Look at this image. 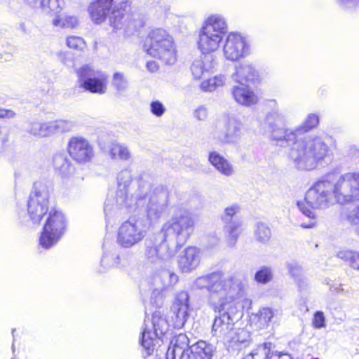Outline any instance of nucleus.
Here are the masks:
<instances>
[{"label":"nucleus","mask_w":359,"mask_h":359,"mask_svg":"<svg viewBox=\"0 0 359 359\" xmlns=\"http://www.w3.org/2000/svg\"><path fill=\"white\" fill-rule=\"evenodd\" d=\"M195 221L184 209L176 211L156 234L145 241V257L156 270L149 275V282L153 287L152 295H159L163 290L178 282V276L164 268V262L172 259L185 244L194 231Z\"/></svg>","instance_id":"f257e3e1"},{"label":"nucleus","mask_w":359,"mask_h":359,"mask_svg":"<svg viewBox=\"0 0 359 359\" xmlns=\"http://www.w3.org/2000/svg\"><path fill=\"white\" fill-rule=\"evenodd\" d=\"M147 179V175H141L135 180L128 168L118 173L116 196L113 201L107 199L104 208L107 225L131 212L135 206H145L150 221L162 216L168 205V191L162 186L151 187Z\"/></svg>","instance_id":"f03ea898"},{"label":"nucleus","mask_w":359,"mask_h":359,"mask_svg":"<svg viewBox=\"0 0 359 359\" xmlns=\"http://www.w3.org/2000/svg\"><path fill=\"white\" fill-rule=\"evenodd\" d=\"M285 115L278 111L268 113L265 122L269 126L271 137L280 146H290L287 158L292 165L299 170H312L325 156L327 146L320 137L295 140L294 131L283 128Z\"/></svg>","instance_id":"7ed1b4c3"},{"label":"nucleus","mask_w":359,"mask_h":359,"mask_svg":"<svg viewBox=\"0 0 359 359\" xmlns=\"http://www.w3.org/2000/svg\"><path fill=\"white\" fill-rule=\"evenodd\" d=\"M305 201L312 208H326L334 201L344 205L359 201V172L328 173L306 193Z\"/></svg>","instance_id":"20e7f679"},{"label":"nucleus","mask_w":359,"mask_h":359,"mask_svg":"<svg viewBox=\"0 0 359 359\" xmlns=\"http://www.w3.org/2000/svg\"><path fill=\"white\" fill-rule=\"evenodd\" d=\"M196 289H206L210 294V304L212 302L230 297H243L245 284L234 276H227L222 271H215L198 277L193 283Z\"/></svg>","instance_id":"39448f33"},{"label":"nucleus","mask_w":359,"mask_h":359,"mask_svg":"<svg viewBox=\"0 0 359 359\" xmlns=\"http://www.w3.org/2000/svg\"><path fill=\"white\" fill-rule=\"evenodd\" d=\"M242 297H228L224 299L212 302V309L217 315L215 316L212 327L213 336L228 341H242L233 336L234 324L242 315L239 299Z\"/></svg>","instance_id":"423d86ee"},{"label":"nucleus","mask_w":359,"mask_h":359,"mask_svg":"<svg viewBox=\"0 0 359 359\" xmlns=\"http://www.w3.org/2000/svg\"><path fill=\"white\" fill-rule=\"evenodd\" d=\"M228 32L225 18L220 14H212L203 21L198 30L197 47L201 53L211 54L217 51L224 41Z\"/></svg>","instance_id":"0eeeda50"},{"label":"nucleus","mask_w":359,"mask_h":359,"mask_svg":"<svg viewBox=\"0 0 359 359\" xmlns=\"http://www.w3.org/2000/svg\"><path fill=\"white\" fill-rule=\"evenodd\" d=\"M184 334L174 337L168 348L166 359H212L215 348L211 344L200 340L189 346Z\"/></svg>","instance_id":"6e6552de"},{"label":"nucleus","mask_w":359,"mask_h":359,"mask_svg":"<svg viewBox=\"0 0 359 359\" xmlns=\"http://www.w3.org/2000/svg\"><path fill=\"white\" fill-rule=\"evenodd\" d=\"M51 187L43 182H36L29 194L27 202V213H19L21 222L27 226L40 223L48 212Z\"/></svg>","instance_id":"1a4fd4ad"},{"label":"nucleus","mask_w":359,"mask_h":359,"mask_svg":"<svg viewBox=\"0 0 359 359\" xmlns=\"http://www.w3.org/2000/svg\"><path fill=\"white\" fill-rule=\"evenodd\" d=\"M144 50L165 65H173L177 60L176 48L172 37L163 29L150 32L146 39Z\"/></svg>","instance_id":"9d476101"},{"label":"nucleus","mask_w":359,"mask_h":359,"mask_svg":"<svg viewBox=\"0 0 359 359\" xmlns=\"http://www.w3.org/2000/svg\"><path fill=\"white\" fill-rule=\"evenodd\" d=\"M168 328L169 324L167 320L159 311L154 313L151 320H144L141 344L147 356H151L154 351V341L165 335Z\"/></svg>","instance_id":"9b49d317"},{"label":"nucleus","mask_w":359,"mask_h":359,"mask_svg":"<svg viewBox=\"0 0 359 359\" xmlns=\"http://www.w3.org/2000/svg\"><path fill=\"white\" fill-rule=\"evenodd\" d=\"M66 226V218L61 211L50 210L39 238L41 247L48 249L55 245L65 233Z\"/></svg>","instance_id":"f8f14e48"},{"label":"nucleus","mask_w":359,"mask_h":359,"mask_svg":"<svg viewBox=\"0 0 359 359\" xmlns=\"http://www.w3.org/2000/svg\"><path fill=\"white\" fill-rule=\"evenodd\" d=\"M79 86L91 93L103 95L107 92V74L92 65H84L76 71Z\"/></svg>","instance_id":"ddd939ff"},{"label":"nucleus","mask_w":359,"mask_h":359,"mask_svg":"<svg viewBox=\"0 0 359 359\" xmlns=\"http://www.w3.org/2000/svg\"><path fill=\"white\" fill-rule=\"evenodd\" d=\"M223 42V55L228 61H238L251 53L250 41L244 34L237 32H229L225 36Z\"/></svg>","instance_id":"4468645a"},{"label":"nucleus","mask_w":359,"mask_h":359,"mask_svg":"<svg viewBox=\"0 0 359 359\" xmlns=\"http://www.w3.org/2000/svg\"><path fill=\"white\" fill-rule=\"evenodd\" d=\"M73 123L66 120L43 122L38 118H29L25 124V131L34 137L43 138L72 130Z\"/></svg>","instance_id":"2eb2a0df"},{"label":"nucleus","mask_w":359,"mask_h":359,"mask_svg":"<svg viewBox=\"0 0 359 359\" xmlns=\"http://www.w3.org/2000/svg\"><path fill=\"white\" fill-rule=\"evenodd\" d=\"M146 236V224L140 218L130 217L118 229L117 242L125 248H129L140 243Z\"/></svg>","instance_id":"dca6fc26"},{"label":"nucleus","mask_w":359,"mask_h":359,"mask_svg":"<svg viewBox=\"0 0 359 359\" xmlns=\"http://www.w3.org/2000/svg\"><path fill=\"white\" fill-rule=\"evenodd\" d=\"M243 135V123L234 114H228L222 121V129L215 132L214 137L222 144H238Z\"/></svg>","instance_id":"f3484780"},{"label":"nucleus","mask_w":359,"mask_h":359,"mask_svg":"<svg viewBox=\"0 0 359 359\" xmlns=\"http://www.w3.org/2000/svg\"><path fill=\"white\" fill-rule=\"evenodd\" d=\"M237 205H232L224 209L222 220L224 224V229L226 234V242L229 247H234L241 233V221L236 217L239 212Z\"/></svg>","instance_id":"a211bd4d"},{"label":"nucleus","mask_w":359,"mask_h":359,"mask_svg":"<svg viewBox=\"0 0 359 359\" xmlns=\"http://www.w3.org/2000/svg\"><path fill=\"white\" fill-rule=\"evenodd\" d=\"M231 79L238 83H257L262 80L259 72L249 61H242L236 63Z\"/></svg>","instance_id":"6ab92c4d"},{"label":"nucleus","mask_w":359,"mask_h":359,"mask_svg":"<svg viewBox=\"0 0 359 359\" xmlns=\"http://www.w3.org/2000/svg\"><path fill=\"white\" fill-rule=\"evenodd\" d=\"M68 151L72 158L79 163L88 162L93 156L92 146L81 137H72L69 140Z\"/></svg>","instance_id":"aec40b11"},{"label":"nucleus","mask_w":359,"mask_h":359,"mask_svg":"<svg viewBox=\"0 0 359 359\" xmlns=\"http://www.w3.org/2000/svg\"><path fill=\"white\" fill-rule=\"evenodd\" d=\"M127 6L125 4H121L114 7L112 12L109 15V22L111 27L116 29H133L137 26H142V22L135 23L133 20H128L129 17L126 11Z\"/></svg>","instance_id":"412c9836"},{"label":"nucleus","mask_w":359,"mask_h":359,"mask_svg":"<svg viewBox=\"0 0 359 359\" xmlns=\"http://www.w3.org/2000/svg\"><path fill=\"white\" fill-rule=\"evenodd\" d=\"M201 262V251L194 246L186 248L177 257L178 268L182 273H190Z\"/></svg>","instance_id":"4be33fe9"},{"label":"nucleus","mask_w":359,"mask_h":359,"mask_svg":"<svg viewBox=\"0 0 359 359\" xmlns=\"http://www.w3.org/2000/svg\"><path fill=\"white\" fill-rule=\"evenodd\" d=\"M319 124V116L316 114L311 113L309 114L304 121L302 122L301 125L296 127L295 128L292 129V130L294 131L295 135V140L294 142H297L299 140H305L307 138H313V137H320L323 140L324 143L327 146V151L325 156L323 159L318 163V165L321 163L325 157L328 154L329 147L327 143V140L328 137L326 136H319V135H307L304 137H300L302 135L311 130L312 129L316 128Z\"/></svg>","instance_id":"5701e85b"},{"label":"nucleus","mask_w":359,"mask_h":359,"mask_svg":"<svg viewBox=\"0 0 359 359\" xmlns=\"http://www.w3.org/2000/svg\"><path fill=\"white\" fill-rule=\"evenodd\" d=\"M231 93L234 100L244 107H252L259 102V96L253 89L247 84L239 83L233 86Z\"/></svg>","instance_id":"b1692460"},{"label":"nucleus","mask_w":359,"mask_h":359,"mask_svg":"<svg viewBox=\"0 0 359 359\" xmlns=\"http://www.w3.org/2000/svg\"><path fill=\"white\" fill-rule=\"evenodd\" d=\"M215 57L212 54L202 53L198 58L195 59L190 69L194 79L201 78L205 72H210L217 66Z\"/></svg>","instance_id":"393cba45"},{"label":"nucleus","mask_w":359,"mask_h":359,"mask_svg":"<svg viewBox=\"0 0 359 359\" xmlns=\"http://www.w3.org/2000/svg\"><path fill=\"white\" fill-rule=\"evenodd\" d=\"M111 0H93L88 6L91 20L96 24H101L107 18L111 8Z\"/></svg>","instance_id":"a878e982"},{"label":"nucleus","mask_w":359,"mask_h":359,"mask_svg":"<svg viewBox=\"0 0 359 359\" xmlns=\"http://www.w3.org/2000/svg\"><path fill=\"white\" fill-rule=\"evenodd\" d=\"M208 161L220 174L225 177H231L236 172L233 165L217 151L209 154Z\"/></svg>","instance_id":"bb28decb"},{"label":"nucleus","mask_w":359,"mask_h":359,"mask_svg":"<svg viewBox=\"0 0 359 359\" xmlns=\"http://www.w3.org/2000/svg\"><path fill=\"white\" fill-rule=\"evenodd\" d=\"M341 218L359 235V204L351 205L342 208Z\"/></svg>","instance_id":"cd10ccee"},{"label":"nucleus","mask_w":359,"mask_h":359,"mask_svg":"<svg viewBox=\"0 0 359 359\" xmlns=\"http://www.w3.org/2000/svg\"><path fill=\"white\" fill-rule=\"evenodd\" d=\"M55 170L62 177H66L74 172V167L65 154H56L53 159Z\"/></svg>","instance_id":"c85d7f7f"},{"label":"nucleus","mask_w":359,"mask_h":359,"mask_svg":"<svg viewBox=\"0 0 359 359\" xmlns=\"http://www.w3.org/2000/svg\"><path fill=\"white\" fill-rule=\"evenodd\" d=\"M30 3L40 2L41 9L51 15H57L62 10V0H28Z\"/></svg>","instance_id":"c756f323"},{"label":"nucleus","mask_w":359,"mask_h":359,"mask_svg":"<svg viewBox=\"0 0 359 359\" xmlns=\"http://www.w3.org/2000/svg\"><path fill=\"white\" fill-rule=\"evenodd\" d=\"M110 156L114 160L128 161L131 158L128 147L123 144L112 143L110 147Z\"/></svg>","instance_id":"7c9ffc66"},{"label":"nucleus","mask_w":359,"mask_h":359,"mask_svg":"<svg viewBox=\"0 0 359 359\" xmlns=\"http://www.w3.org/2000/svg\"><path fill=\"white\" fill-rule=\"evenodd\" d=\"M281 311L271 307H262L259 309L258 317L261 322H263L266 326L274 320H278L281 316Z\"/></svg>","instance_id":"2f4dec72"},{"label":"nucleus","mask_w":359,"mask_h":359,"mask_svg":"<svg viewBox=\"0 0 359 359\" xmlns=\"http://www.w3.org/2000/svg\"><path fill=\"white\" fill-rule=\"evenodd\" d=\"M297 205L302 214L308 218L307 222H303L300 226L304 229H311L316 226L317 219L316 213L306 206L304 201H297Z\"/></svg>","instance_id":"473e14b6"},{"label":"nucleus","mask_w":359,"mask_h":359,"mask_svg":"<svg viewBox=\"0 0 359 359\" xmlns=\"http://www.w3.org/2000/svg\"><path fill=\"white\" fill-rule=\"evenodd\" d=\"M226 81V76L222 74H219L202 81L201 88L205 92H212L217 88L223 86Z\"/></svg>","instance_id":"72a5a7b5"},{"label":"nucleus","mask_w":359,"mask_h":359,"mask_svg":"<svg viewBox=\"0 0 359 359\" xmlns=\"http://www.w3.org/2000/svg\"><path fill=\"white\" fill-rule=\"evenodd\" d=\"M337 257L348 262L353 269L359 270V252L341 250L337 253Z\"/></svg>","instance_id":"f704fd0d"},{"label":"nucleus","mask_w":359,"mask_h":359,"mask_svg":"<svg viewBox=\"0 0 359 359\" xmlns=\"http://www.w3.org/2000/svg\"><path fill=\"white\" fill-rule=\"evenodd\" d=\"M17 48L15 46L6 40L0 41V62H4L11 61Z\"/></svg>","instance_id":"c9c22d12"},{"label":"nucleus","mask_w":359,"mask_h":359,"mask_svg":"<svg viewBox=\"0 0 359 359\" xmlns=\"http://www.w3.org/2000/svg\"><path fill=\"white\" fill-rule=\"evenodd\" d=\"M78 19L76 16L69 15L61 18L56 15L52 21L53 25L56 27L74 29L78 25Z\"/></svg>","instance_id":"e433bc0d"},{"label":"nucleus","mask_w":359,"mask_h":359,"mask_svg":"<svg viewBox=\"0 0 359 359\" xmlns=\"http://www.w3.org/2000/svg\"><path fill=\"white\" fill-rule=\"evenodd\" d=\"M286 267L287 269L288 270L290 276L298 284L299 287L302 288L301 283H304L302 278L303 269L302 266L297 262L292 261L290 262L287 263Z\"/></svg>","instance_id":"4c0bfd02"},{"label":"nucleus","mask_w":359,"mask_h":359,"mask_svg":"<svg viewBox=\"0 0 359 359\" xmlns=\"http://www.w3.org/2000/svg\"><path fill=\"white\" fill-rule=\"evenodd\" d=\"M271 236V229L266 224L259 222L257 224L255 237L257 241L265 243L270 240Z\"/></svg>","instance_id":"58836bf2"},{"label":"nucleus","mask_w":359,"mask_h":359,"mask_svg":"<svg viewBox=\"0 0 359 359\" xmlns=\"http://www.w3.org/2000/svg\"><path fill=\"white\" fill-rule=\"evenodd\" d=\"M112 85L118 93H123L128 88V81L123 73L115 72L112 77Z\"/></svg>","instance_id":"ea45409f"},{"label":"nucleus","mask_w":359,"mask_h":359,"mask_svg":"<svg viewBox=\"0 0 359 359\" xmlns=\"http://www.w3.org/2000/svg\"><path fill=\"white\" fill-rule=\"evenodd\" d=\"M100 262L105 268L114 267L120 264V257L114 252L104 251Z\"/></svg>","instance_id":"a19ab883"},{"label":"nucleus","mask_w":359,"mask_h":359,"mask_svg":"<svg viewBox=\"0 0 359 359\" xmlns=\"http://www.w3.org/2000/svg\"><path fill=\"white\" fill-rule=\"evenodd\" d=\"M173 315L171 316L173 322V326L175 328H182L188 318V311L184 309H176V311H172Z\"/></svg>","instance_id":"79ce46f5"},{"label":"nucleus","mask_w":359,"mask_h":359,"mask_svg":"<svg viewBox=\"0 0 359 359\" xmlns=\"http://www.w3.org/2000/svg\"><path fill=\"white\" fill-rule=\"evenodd\" d=\"M273 278V271L271 267L262 266L255 275V280L262 284L270 282Z\"/></svg>","instance_id":"37998d69"},{"label":"nucleus","mask_w":359,"mask_h":359,"mask_svg":"<svg viewBox=\"0 0 359 359\" xmlns=\"http://www.w3.org/2000/svg\"><path fill=\"white\" fill-rule=\"evenodd\" d=\"M189 296L187 292H180L176 297L175 301L172 307V311H176V309H184L185 311H189Z\"/></svg>","instance_id":"c03bdc74"},{"label":"nucleus","mask_w":359,"mask_h":359,"mask_svg":"<svg viewBox=\"0 0 359 359\" xmlns=\"http://www.w3.org/2000/svg\"><path fill=\"white\" fill-rule=\"evenodd\" d=\"M271 350L270 343H264L259 345L256 349L253 350L250 353L253 355L254 359H271L269 357Z\"/></svg>","instance_id":"a18cd8bd"},{"label":"nucleus","mask_w":359,"mask_h":359,"mask_svg":"<svg viewBox=\"0 0 359 359\" xmlns=\"http://www.w3.org/2000/svg\"><path fill=\"white\" fill-rule=\"evenodd\" d=\"M66 43L69 48L79 50H82L86 47L85 41L80 36H68L66 39Z\"/></svg>","instance_id":"49530a36"},{"label":"nucleus","mask_w":359,"mask_h":359,"mask_svg":"<svg viewBox=\"0 0 359 359\" xmlns=\"http://www.w3.org/2000/svg\"><path fill=\"white\" fill-rule=\"evenodd\" d=\"M165 107L159 100H154L150 103L151 113L156 117H161L165 112Z\"/></svg>","instance_id":"de8ad7c7"},{"label":"nucleus","mask_w":359,"mask_h":359,"mask_svg":"<svg viewBox=\"0 0 359 359\" xmlns=\"http://www.w3.org/2000/svg\"><path fill=\"white\" fill-rule=\"evenodd\" d=\"M312 325L316 329H321L325 327V317L323 312L318 311L313 314Z\"/></svg>","instance_id":"09e8293b"},{"label":"nucleus","mask_w":359,"mask_h":359,"mask_svg":"<svg viewBox=\"0 0 359 359\" xmlns=\"http://www.w3.org/2000/svg\"><path fill=\"white\" fill-rule=\"evenodd\" d=\"M343 9H353L359 6V0H336Z\"/></svg>","instance_id":"8fccbe9b"},{"label":"nucleus","mask_w":359,"mask_h":359,"mask_svg":"<svg viewBox=\"0 0 359 359\" xmlns=\"http://www.w3.org/2000/svg\"><path fill=\"white\" fill-rule=\"evenodd\" d=\"M194 117L199 121H204L208 117V109L205 106H199L194 111Z\"/></svg>","instance_id":"3c124183"},{"label":"nucleus","mask_w":359,"mask_h":359,"mask_svg":"<svg viewBox=\"0 0 359 359\" xmlns=\"http://www.w3.org/2000/svg\"><path fill=\"white\" fill-rule=\"evenodd\" d=\"M16 113L12 109H4L0 106V118L13 119L16 117Z\"/></svg>","instance_id":"603ef678"},{"label":"nucleus","mask_w":359,"mask_h":359,"mask_svg":"<svg viewBox=\"0 0 359 359\" xmlns=\"http://www.w3.org/2000/svg\"><path fill=\"white\" fill-rule=\"evenodd\" d=\"M233 336L236 338L238 337L240 339H244L242 341H231L232 343H235V344L243 343L247 340V337H248V333L243 330H241L238 332H235V330H233Z\"/></svg>","instance_id":"864d4df0"},{"label":"nucleus","mask_w":359,"mask_h":359,"mask_svg":"<svg viewBox=\"0 0 359 359\" xmlns=\"http://www.w3.org/2000/svg\"><path fill=\"white\" fill-rule=\"evenodd\" d=\"M147 68L148 71L151 73L156 72L158 70L159 66L156 62L151 60L147 62Z\"/></svg>","instance_id":"5fc2aeb1"},{"label":"nucleus","mask_w":359,"mask_h":359,"mask_svg":"<svg viewBox=\"0 0 359 359\" xmlns=\"http://www.w3.org/2000/svg\"><path fill=\"white\" fill-rule=\"evenodd\" d=\"M271 359H292V358L289 353L280 352L273 354L271 356Z\"/></svg>","instance_id":"6e6d98bb"},{"label":"nucleus","mask_w":359,"mask_h":359,"mask_svg":"<svg viewBox=\"0 0 359 359\" xmlns=\"http://www.w3.org/2000/svg\"><path fill=\"white\" fill-rule=\"evenodd\" d=\"M330 290H332V291H334L337 293H341V292H343L344 291V289L342 288V285H339V286L334 287V286H332L330 287Z\"/></svg>","instance_id":"4d7b16f0"},{"label":"nucleus","mask_w":359,"mask_h":359,"mask_svg":"<svg viewBox=\"0 0 359 359\" xmlns=\"http://www.w3.org/2000/svg\"><path fill=\"white\" fill-rule=\"evenodd\" d=\"M19 29L25 33L27 32V27L25 22L20 23Z\"/></svg>","instance_id":"13d9d810"},{"label":"nucleus","mask_w":359,"mask_h":359,"mask_svg":"<svg viewBox=\"0 0 359 359\" xmlns=\"http://www.w3.org/2000/svg\"><path fill=\"white\" fill-rule=\"evenodd\" d=\"M243 359H254L253 355H251V353L247 354Z\"/></svg>","instance_id":"bf43d9fd"},{"label":"nucleus","mask_w":359,"mask_h":359,"mask_svg":"<svg viewBox=\"0 0 359 359\" xmlns=\"http://www.w3.org/2000/svg\"><path fill=\"white\" fill-rule=\"evenodd\" d=\"M111 1L113 2V1H114V0H111Z\"/></svg>","instance_id":"052dcab7"}]
</instances>
